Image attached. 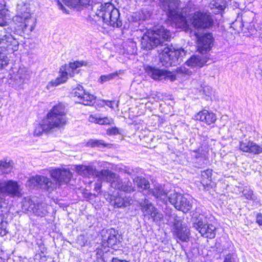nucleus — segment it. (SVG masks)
<instances>
[{
  "mask_svg": "<svg viewBox=\"0 0 262 262\" xmlns=\"http://www.w3.org/2000/svg\"><path fill=\"white\" fill-rule=\"evenodd\" d=\"M16 11L11 26L0 31V48L7 50H17L18 41L15 35L29 36L35 26V19L31 16L25 4H18Z\"/></svg>",
  "mask_w": 262,
  "mask_h": 262,
  "instance_id": "nucleus-1",
  "label": "nucleus"
},
{
  "mask_svg": "<svg viewBox=\"0 0 262 262\" xmlns=\"http://www.w3.org/2000/svg\"><path fill=\"white\" fill-rule=\"evenodd\" d=\"M74 170L80 176L85 178H97L100 181L110 183L111 187L123 192L130 193L135 190L129 180L122 182L119 176L108 169L97 170L91 165H74Z\"/></svg>",
  "mask_w": 262,
  "mask_h": 262,
  "instance_id": "nucleus-2",
  "label": "nucleus"
},
{
  "mask_svg": "<svg viewBox=\"0 0 262 262\" xmlns=\"http://www.w3.org/2000/svg\"><path fill=\"white\" fill-rule=\"evenodd\" d=\"M50 174L55 182L45 176L37 175L30 178L27 181V185L30 187L37 186L51 192L57 187L67 185L72 177L71 172L65 168L51 169Z\"/></svg>",
  "mask_w": 262,
  "mask_h": 262,
  "instance_id": "nucleus-3",
  "label": "nucleus"
},
{
  "mask_svg": "<svg viewBox=\"0 0 262 262\" xmlns=\"http://www.w3.org/2000/svg\"><path fill=\"white\" fill-rule=\"evenodd\" d=\"M67 123L65 107L59 103L52 107L48 113L41 123L35 126L34 134L35 136H40L42 133H48L55 128H60Z\"/></svg>",
  "mask_w": 262,
  "mask_h": 262,
  "instance_id": "nucleus-4",
  "label": "nucleus"
},
{
  "mask_svg": "<svg viewBox=\"0 0 262 262\" xmlns=\"http://www.w3.org/2000/svg\"><path fill=\"white\" fill-rule=\"evenodd\" d=\"M96 9L95 15L107 25L113 27H120L122 23L120 19V13L118 9L110 3H105L99 5H95L92 6L93 9Z\"/></svg>",
  "mask_w": 262,
  "mask_h": 262,
  "instance_id": "nucleus-5",
  "label": "nucleus"
},
{
  "mask_svg": "<svg viewBox=\"0 0 262 262\" xmlns=\"http://www.w3.org/2000/svg\"><path fill=\"white\" fill-rule=\"evenodd\" d=\"M213 38L211 33H206L198 39V48L201 55H193L185 63V66L188 67L201 68L207 60L206 57H204L203 54L210 50L213 45Z\"/></svg>",
  "mask_w": 262,
  "mask_h": 262,
  "instance_id": "nucleus-6",
  "label": "nucleus"
},
{
  "mask_svg": "<svg viewBox=\"0 0 262 262\" xmlns=\"http://www.w3.org/2000/svg\"><path fill=\"white\" fill-rule=\"evenodd\" d=\"M171 36V34L169 30L161 27L144 34L141 39V44L144 48L149 50L168 40Z\"/></svg>",
  "mask_w": 262,
  "mask_h": 262,
  "instance_id": "nucleus-7",
  "label": "nucleus"
},
{
  "mask_svg": "<svg viewBox=\"0 0 262 262\" xmlns=\"http://www.w3.org/2000/svg\"><path fill=\"white\" fill-rule=\"evenodd\" d=\"M177 0H160V6L167 12L169 20L178 28H185L187 26L186 17L180 12Z\"/></svg>",
  "mask_w": 262,
  "mask_h": 262,
  "instance_id": "nucleus-8",
  "label": "nucleus"
},
{
  "mask_svg": "<svg viewBox=\"0 0 262 262\" xmlns=\"http://www.w3.org/2000/svg\"><path fill=\"white\" fill-rule=\"evenodd\" d=\"M160 58L162 64L166 67L174 66L179 64L186 54L185 51L182 48L175 49L172 46L164 47L162 49Z\"/></svg>",
  "mask_w": 262,
  "mask_h": 262,
  "instance_id": "nucleus-9",
  "label": "nucleus"
},
{
  "mask_svg": "<svg viewBox=\"0 0 262 262\" xmlns=\"http://www.w3.org/2000/svg\"><path fill=\"white\" fill-rule=\"evenodd\" d=\"M83 64V61H75L70 62L68 66L62 67L60 69L59 76L55 80L49 82L47 85V88L50 89L52 87L56 86L65 82L68 79V75L70 76H73L75 73L79 72V70L78 69L82 67Z\"/></svg>",
  "mask_w": 262,
  "mask_h": 262,
  "instance_id": "nucleus-10",
  "label": "nucleus"
},
{
  "mask_svg": "<svg viewBox=\"0 0 262 262\" xmlns=\"http://www.w3.org/2000/svg\"><path fill=\"white\" fill-rule=\"evenodd\" d=\"M168 222L173 226V233L174 236L182 242H187L189 238V230L184 224L182 223L181 220L174 214L169 217Z\"/></svg>",
  "mask_w": 262,
  "mask_h": 262,
  "instance_id": "nucleus-11",
  "label": "nucleus"
},
{
  "mask_svg": "<svg viewBox=\"0 0 262 262\" xmlns=\"http://www.w3.org/2000/svg\"><path fill=\"white\" fill-rule=\"evenodd\" d=\"M190 22L196 29H209L214 25V19L209 12L198 11L193 13Z\"/></svg>",
  "mask_w": 262,
  "mask_h": 262,
  "instance_id": "nucleus-12",
  "label": "nucleus"
},
{
  "mask_svg": "<svg viewBox=\"0 0 262 262\" xmlns=\"http://www.w3.org/2000/svg\"><path fill=\"white\" fill-rule=\"evenodd\" d=\"M21 189L17 181L0 180V193L10 198H19L21 196Z\"/></svg>",
  "mask_w": 262,
  "mask_h": 262,
  "instance_id": "nucleus-13",
  "label": "nucleus"
},
{
  "mask_svg": "<svg viewBox=\"0 0 262 262\" xmlns=\"http://www.w3.org/2000/svg\"><path fill=\"white\" fill-rule=\"evenodd\" d=\"M145 70L147 74L155 80H169L173 81L176 79L175 74L172 72L155 67L147 66Z\"/></svg>",
  "mask_w": 262,
  "mask_h": 262,
  "instance_id": "nucleus-14",
  "label": "nucleus"
},
{
  "mask_svg": "<svg viewBox=\"0 0 262 262\" xmlns=\"http://www.w3.org/2000/svg\"><path fill=\"white\" fill-rule=\"evenodd\" d=\"M169 202L174 207L184 213H186L192 208V204L186 197L177 193H171L168 196Z\"/></svg>",
  "mask_w": 262,
  "mask_h": 262,
  "instance_id": "nucleus-15",
  "label": "nucleus"
},
{
  "mask_svg": "<svg viewBox=\"0 0 262 262\" xmlns=\"http://www.w3.org/2000/svg\"><path fill=\"white\" fill-rule=\"evenodd\" d=\"M193 227L205 237L213 238L215 236V227L211 224L208 223L205 219L203 220L200 218L193 223Z\"/></svg>",
  "mask_w": 262,
  "mask_h": 262,
  "instance_id": "nucleus-16",
  "label": "nucleus"
},
{
  "mask_svg": "<svg viewBox=\"0 0 262 262\" xmlns=\"http://www.w3.org/2000/svg\"><path fill=\"white\" fill-rule=\"evenodd\" d=\"M140 205L145 217H147L148 219H151L156 223L160 221L163 218L162 214L159 212L148 200L145 199L143 202L140 203Z\"/></svg>",
  "mask_w": 262,
  "mask_h": 262,
  "instance_id": "nucleus-17",
  "label": "nucleus"
},
{
  "mask_svg": "<svg viewBox=\"0 0 262 262\" xmlns=\"http://www.w3.org/2000/svg\"><path fill=\"white\" fill-rule=\"evenodd\" d=\"M72 95L73 97L77 98L78 103L85 105H91L95 102V98L94 95L86 93L80 85H78L73 89Z\"/></svg>",
  "mask_w": 262,
  "mask_h": 262,
  "instance_id": "nucleus-18",
  "label": "nucleus"
},
{
  "mask_svg": "<svg viewBox=\"0 0 262 262\" xmlns=\"http://www.w3.org/2000/svg\"><path fill=\"white\" fill-rule=\"evenodd\" d=\"M120 235L118 231L113 228L107 229L102 235L101 247H112L115 249L118 244L120 242Z\"/></svg>",
  "mask_w": 262,
  "mask_h": 262,
  "instance_id": "nucleus-19",
  "label": "nucleus"
},
{
  "mask_svg": "<svg viewBox=\"0 0 262 262\" xmlns=\"http://www.w3.org/2000/svg\"><path fill=\"white\" fill-rule=\"evenodd\" d=\"M23 206L27 208L28 211L32 212L35 215L41 217L45 216L48 213V205L45 203H35L32 200H29L25 201Z\"/></svg>",
  "mask_w": 262,
  "mask_h": 262,
  "instance_id": "nucleus-20",
  "label": "nucleus"
},
{
  "mask_svg": "<svg viewBox=\"0 0 262 262\" xmlns=\"http://www.w3.org/2000/svg\"><path fill=\"white\" fill-rule=\"evenodd\" d=\"M239 149L244 152L255 155L262 153V146L247 139L240 141Z\"/></svg>",
  "mask_w": 262,
  "mask_h": 262,
  "instance_id": "nucleus-21",
  "label": "nucleus"
},
{
  "mask_svg": "<svg viewBox=\"0 0 262 262\" xmlns=\"http://www.w3.org/2000/svg\"><path fill=\"white\" fill-rule=\"evenodd\" d=\"M194 118L195 120L202 121L208 125L214 123L217 119L214 113L206 110L199 112L195 115Z\"/></svg>",
  "mask_w": 262,
  "mask_h": 262,
  "instance_id": "nucleus-22",
  "label": "nucleus"
},
{
  "mask_svg": "<svg viewBox=\"0 0 262 262\" xmlns=\"http://www.w3.org/2000/svg\"><path fill=\"white\" fill-rule=\"evenodd\" d=\"M208 152V147L206 146H201L195 150L192 151L191 152V155L195 158L200 165H202L207 159Z\"/></svg>",
  "mask_w": 262,
  "mask_h": 262,
  "instance_id": "nucleus-23",
  "label": "nucleus"
},
{
  "mask_svg": "<svg viewBox=\"0 0 262 262\" xmlns=\"http://www.w3.org/2000/svg\"><path fill=\"white\" fill-rule=\"evenodd\" d=\"M148 192L151 193L156 198L162 200L163 202L166 203L168 201L167 193L164 190V186L161 184L155 185L154 188L150 189Z\"/></svg>",
  "mask_w": 262,
  "mask_h": 262,
  "instance_id": "nucleus-24",
  "label": "nucleus"
},
{
  "mask_svg": "<svg viewBox=\"0 0 262 262\" xmlns=\"http://www.w3.org/2000/svg\"><path fill=\"white\" fill-rule=\"evenodd\" d=\"M134 182L140 191H143L144 194L146 195L149 190L150 184L149 182L144 178L137 177L134 179Z\"/></svg>",
  "mask_w": 262,
  "mask_h": 262,
  "instance_id": "nucleus-25",
  "label": "nucleus"
},
{
  "mask_svg": "<svg viewBox=\"0 0 262 262\" xmlns=\"http://www.w3.org/2000/svg\"><path fill=\"white\" fill-rule=\"evenodd\" d=\"M227 6V0H212L209 7L211 9L214 10L213 12L218 14L223 11Z\"/></svg>",
  "mask_w": 262,
  "mask_h": 262,
  "instance_id": "nucleus-26",
  "label": "nucleus"
},
{
  "mask_svg": "<svg viewBox=\"0 0 262 262\" xmlns=\"http://www.w3.org/2000/svg\"><path fill=\"white\" fill-rule=\"evenodd\" d=\"M132 199L129 197L117 196L114 199V205L116 207L120 208L126 207L132 204Z\"/></svg>",
  "mask_w": 262,
  "mask_h": 262,
  "instance_id": "nucleus-27",
  "label": "nucleus"
},
{
  "mask_svg": "<svg viewBox=\"0 0 262 262\" xmlns=\"http://www.w3.org/2000/svg\"><path fill=\"white\" fill-rule=\"evenodd\" d=\"M90 121L99 124L100 125H108L113 123V120L108 117H98L91 116L89 118Z\"/></svg>",
  "mask_w": 262,
  "mask_h": 262,
  "instance_id": "nucleus-28",
  "label": "nucleus"
},
{
  "mask_svg": "<svg viewBox=\"0 0 262 262\" xmlns=\"http://www.w3.org/2000/svg\"><path fill=\"white\" fill-rule=\"evenodd\" d=\"M238 190L242 192L243 195L244 196L246 199L253 201H256L257 200L253 191L249 187H239Z\"/></svg>",
  "mask_w": 262,
  "mask_h": 262,
  "instance_id": "nucleus-29",
  "label": "nucleus"
},
{
  "mask_svg": "<svg viewBox=\"0 0 262 262\" xmlns=\"http://www.w3.org/2000/svg\"><path fill=\"white\" fill-rule=\"evenodd\" d=\"M212 170L207 169L201 173V183L203 185H207L211 181Z\"/></svg>",
  "mask_w": 262,
  "mask_h": 262,
  "instance_id": "nucleus-30",
  "label": "nucleus"
},
{
  "mask_svg": "<svg viewBox=\"0 0 262 262\" xmlns=\"http://www.w3.org/2000/svg\"><path fill=\"white\" fill-rule=\"evenodd\" d=\"M18 75L21 83L26 82L30 78L29 72L25 68H20L18 71Z\"/></svg>",
  "mask_w": 262,
  "mask_h": 262,
  "instance_id": "nucleus-31",
  "label": "nucleus"
},
{
  "mask_svg": "<svg viewBox=\"0 0 262 262\" xmlns=\"http://www.w3.org/2000/svg\"><path fill=\"white\" fill-rule=\"evenodd\" d=\"M120 73L121 71H119V72L117 71L107 75H101L99 79V82L103 84L104 82L109 81L116 77Z\"/></svg>",
  "mask_w": 262,
  "mask_h": 262,
  "instance_id": "nucleus-32",
  "label": "nucleus"
},
{
  "mask_svg": "<svg viewBox=\"0 0 262 262\" xmlns=\"http://www.w3.org/2000/svg\"><path fill=\"white\" fill-rule=\"evenodd\" d=\"M11 162L0 160V172L8 173L12 169Z\"/></svg>",
  "mask_w": 262,
  "mask_h": 262,
  "instance_id": "nucleus-33",
  "label": "nucleus"
},
{
  "mask_svg": "<svg viewBox=\"0 0 262 262\" xmlns=\"http://www.w3.org/2000/svg\"><path fill=\"white\" fill-rule=\"evenodd\" d=\"M70 5L74 7L78 6H92L93 2L91 0H69Z\"/></svg>",
  "mask_w": 262,
  "mask_h": 262,
  "instance_id": "nucleus-34",
  "label": "nucleus"
},
{
  "mask_svg": "<svg viewBox=\"0 0 262 262\" xmlns=\"http://www.w3.org/2000/svg\"><path fill=\"white\" fill-rule=\"evenodd\" d=\"M87 144L88 146H91L92 147H99L106 146V144L104 143V141L102 140L91 139L88 142Z\"/></svg>",
  "mask_w": 262,
  "mask_h": 262,
  "instance_id": "nucleus-35",
  "label": "nucleus"
},
{
  "mask_svg": "<svg viewBox=\"0 0 262 262\" xmlns=\"http://www.w3.org/2000/svg\"><path fill=\"white\" fill-rule=\"evenodd\" d=\"M7 223L3 221L2 215L0 214V235L3 236L8 233L7 229Z\"/></svg>",
  "mask_w": 262,
  "mask_h": 262,
  "instance_id": "nucleus-36",
  "label": "nucleus"
},
{
  "mask_svg": "<svg viewBox=\"0 0 262 262\" xmlns=\"http://www.w3.org/2000/svg\"><path fill=\"white\" fill-rule=\"evenodd\" d=\"M9 63L8 57L0 52V69H2L6 67Z\"/></svg>",
  "mask_w": 262,
  "mask_h": 262,
  "instance_id": "nucleus-37",
  "label": "nucleus"
},
{
  "mask_svg": "<svg viewBox=\"0 0 262 262\" xmlns=\"http://www.w3.org/2000/svg\"><path fill=\"white\" fill-rule=\"evenodd\" d=\"M177 72L178 74L189 75L192 73V71L190 69L186 68L185 66H182L177 68Z\"/></svg>",
  "mask_w": 262,
  "mask_h": 262,
  "instance_id": "nucleus-38",
  "label": "nucleus"
},
{
  "mask_svg": "<svg viewBox=\"0 0 262 262\" xmlns=\"http://www.w3.org/2000/svg\"><path fill=\"white\" fill-rule=\"evenodd\" d=\"M3 5L0 4V9H3ZM5 12L0 10V26H4L6 24V18L4 14Z\"/></svg>",
  "mask_w": 262,
  "mask_h": 262,
  "instance_id": "nucleus-39",
  "label": "nucleus"
},
{
  "mask_svg": "<svg viewBox=\"0 0 262 262\" xmlns=\"http://www.w3.org/2000/svg\"><path fill=\"white\" fill-rule=\"evenodd\" d=\"M106 132L108 135H116L120 134L119 129L116 127L110 128Z\"/></svg>",
  "mask_w": 262,
  "mask_h": 262,
  "instance_id": "nucleus-40",
  "label": "nucleus"
},
{
  "mask_svg": "<svg viewBox=\"0 0 262 262\" xmlns=\"http://www.w3.org/2000/svg\"><path fill=\"white\" fill-rule=\"evenodd\" d=\"M236 255L234 254H229L226 255L224 262H235Z\"/></svg>",
  "mask_w": 262,
  "mask_h": 262,
  "instance_id": "nucleus-41",
  "label": "nucleus"
},
{
  "mask_svg": "<svg viewBox=\"0 0 262 262\" xmlns=\"http://www.w3.org/2000/svg\"><path fill=\"white\" fill-rule=\"evenodd\" d=\"M256 223L260 227L262 230V213H258L256 214Z\"/></svg>",
  "mask_w": 262,
  "mask_h": 262,
  "instance_id": "nucleus-42",
  "label": "nucleus"
},
{
  "mask_svg": "<svg viewBox=\"0 0 262 262\" xmlns=\"http://www.w3.org/2000/svg\"><path fill=\"white\" fill-rule=\"evenodd\" d=\"M96 252L97 258H101L103 255L104 251L101 248H100L99 247L97 248Z\"/></svg>",
  "mask_w": 262,
  "mask_h": 262,
  "instance_id": "nucleus-43",
  "label": "nucleus"
},
{
  "mask_svg": "<svg viewBox=\"0 0 262 262\" xmlns=\"http://www.w3.org/2000/svg\"><path fill=\"white\" fill-rule=\"evenodd\" d=\"M115 103L114 101H105V104L110 108H113V104Z\"/></svg>",
  "mask_w": 262,
  "mask_h": 262,
  "instance_id": "nucleus-44",
  "label": "nucleus"
},
{
  "mask_svg": "<svg viewBox=\"0 0 262 262\" xmlns=\"http://www.w3.org/2000/svg\"><path fill=\"white\" fill-rule=\"evenodd\" d=\"M112 262H128L124 260H120L117 258H113L112 260Z\"/></svg>",
  "mask_w": 262,
  "mask_h": 262,
  "instance_id": "nucleus-45",
  "label": "nucleus"
},
{
  "mask_svg": "<svg viewBox=\"0 0 262 262\" xmlns=\"http://www.w3.org/2000/svg\"><path fill=\"white\" fill-rule=\"evenodd\" d=\"M57 2L58 3L59 9H61L62 11H64L66 10L64 7L62 5V4L58 0L57 1Z\"/></svg>",
  "mask_w": 262,
  "mask_h": 262,
  "instance_id": "nucleus-46",
  "label": "nucleus"
},
{
  "mask_svg": "<svg viewBox=\"0 0 262 262\" xmlns=\"http://www.w3.org/2000/svg\"><path fill=\"white\" fill-rule=\"evenodd\" d=\"M101 187V185L100 183H96V187L95 188L97 189H100Z\"/></svg>",
  "mask_w": 262,
  "mask_h": 262,
  "instance_id": "nucleus-47",
  "label": "nucleus"
},
{
  "mask_svg": "<svg viewBox=\"0 0 262 262\" xmlns=\"http://www.w3.org/2000/svg\"><path fill=\"white\" fill-rule=\"evenodd\" d=\"M206 89H207L208 90H209L210 89V88L209 86H206L204 88V92H205L206 91Z\"/></svg>",
  "mask_w": 262,
  "mask_h": 262,
  "instance_id": "nucleus-48",
  "label": "nucleus"
},
{
  "mask_svg": "<svg viewBox=\"0 0 262 262\" xmlns=\"http://www.w3.org/2000/svg\"><path fill=\"white\" fill-rule=\"evenodd\" d=\"M3 201L2 198H0V208L2 207L1 202Z\"/></svg>",
  "mask_w": 262,
  "mask_h": 262,
  "instance_id": "nucleus-49",
  "label": "nucleus"
}]
</instances>
